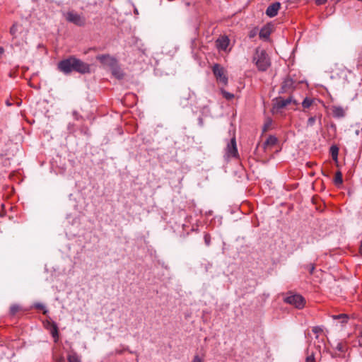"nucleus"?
<instances>
[{"label": "nucleus", "instance_id": "obj_1", "mask_svg": "<svg viewBox=\"0 0 362 362\" xmlns=\"http://www.w3.org/2000/svg\"><path fill=\"white\" fill-rule=\"evenodd\" d=\"M58 69L65 74H70L73 71L83 74L90 72V66L79 59L70 57L59 62Z\"/></svg>", "mask_w": 362, "mask_h": 362}, {"label": "nucleus", "instance_id": "obj_2", "mask_svg": "<svg viewBox=\"0 0 362 362\" xmlns=\"http://www.w3.org/2000/svg\"><path fill=\"white\" fill-rule=\"evenodd\" d=\"M253 62L255 63L259 71H266L270 66L269 58L265 50L257 48L253 57Z\"/></svg>", "mask_w": 362, "mask_h": 362}, {"label": "nucleus", "instance_id": "obj_3", "mask_svg": "<svg viewBox=\"0 0 362 362\" xmlns=\"http://www.w3.org/2000/svg\"><path fill=\"white\" fill-rule=\"evenodd\" d=\"M28 33V28L21 23H14L10 28V34L12 35L13 40L18 37H21L23 41H25Z\"/></svg>", "mask_w": 362, "mask_h": 362}, {"label": "nucleus", "instance_id": "obj_4", "mask_svg": "<svg viewBox=\"0 0 362 362\" xmlns=\"http://www.w3.org/2000/svg\"><path fill=\"white\" fill-rule=\"evenodd\" d=\"M212 71L218 83H222L223 86L228 84L226 70L222 66L215 64L212 67Z\"/></svg>", "mask_w": 362, "mask_h": 362}, {"label": "nucleus", "instance_id": "obj_5", "mask_svg": "<svg viewBox=\"0 0 362 362\" xmlns=\"http://www.w3.org/2000/svg\"><path fill=\"white\" fill-rule=\"evenodd\" d=\"M284 301L298 309H302L305 304V298L299 294H290L284 298Z\"/></svg>", "mask_w": 362, "mask_h": 362}, {"label": "nucleus", "instance_id": "obj_6", "mask_svg": "<svg viewBox=\"0 0 362 362\" xmlns=\"http://www.w3.org/2000/svg\"><path fill=\"white\" fill-rule=\"evenodd\" d=\"M292 102L295 105L298 104V103L296 100H293L291 97H289V98H288L286 99H284V98H281V97L280 98H277L275 100H274L272 111L274 112H278L280 110H281L284 107H285L286 106H287L288 105H289L290 103H291Z\"/></svg>", "mask_w": 362, "mask_h": 362}, {"label": "nucleus", "instance_id": "obj_7", "mask_svg": "<svg viewBox=\"0 0 362 362\" xmlns=\"http://www.w3.org/2000/svg\"><path fill=\"white\" fill-rule=\"evenodd\" d=\"M66 18L69 22H71L78 26L84 25L86 23V19L83 16L74 11L68 12L66 15Z\"/></svg>", "mask_w": 362, "mask_h": 362}, {"label": "nucleus", "instance_id": "obj_8", "mask_svg": "<svg viewBox=\"0 0 362 362\" xmlns=\"http://www.w3.org/2000/svg\"><path fill=\"white\" fill-rule=\"evenodd\" d=\"M96 59L105 66H107L110 69H112L117 64L116 59L109 54L98 55Z\"/></svg>", "mask_w": 362, "mask_h": 362}, {"label": "nucleus", "instance_id": "obj_9", "mask_svg": "<svg viewBox=\"0 0 362 362\" xmlns=\"http://www.w3.org/2000/svg\"><path fill=\"white\" fill-rule=\"evenodd\" d=\"M226 154L228 158H238V152L236 146L235 138L233 137L230 139V143L228 144L226 148Z\"/></svg>", "mask_w": 362, "mask_h": 362}, {"label": "nucleus", "instance_id": "obj_10", "mask_svg": "<svg viewBox=\"0 0 362 362\" xmlns=\"http://www.w3.org/2000/svg\"><path fill=\"white\" fill-rule=\"evenodd\" d=\"M280 7V3L275 2L267 7L266 14L270 18L274 17L277 15Z\"/></svg>", "mask_w": 362, "mask_h": 362}, {"label": "nucleus", "instance_id": "obj_11", "mask_svg": "<svg viewBox=\"0 0 362 362\" xmlns=\"http://www.w3.org/2000/svg\"><path fill=\"white\" fill-rule=\"evenodd\" d=\"M229 39L226 36L219 37L216 40V46L218 49L226 51L229 45Z\"/></svg>", "mask_w": 362, "mask_h": 362}, {"label": "nucleus", "instance_id": "obj_12", "mask_svg": "<svg viewBox=\"0 0 362 362\" xmlns=\"http://www.w3.org/2000/svg\"><path fill=\"white\" fill-rule=\"evenodd\" d=\"M294 81L288 77L286 78L281 85V90L282 92L286 93L291 90L293 89V85H294Z\"/></svg>", "mask_w": 362, "mask_h": 362}, {"label": "nucleus", "instance_id": "obj_13", "mask_svg": "<svg viewBox=\"0 0 362 362\" xmlns=\"http://www.w3.org/2000/svg\"><path fill=\"white\" fill-rule=\"evenodd\" d=\"M272 26L269 25H266L261 28L259 33V36L262 39L267 40L269 37V36L272 33Z\"/></svg>", "mask_w": 362, "mask_h": 362}, {"label": "nucleus", "instance_id": "obj_14", "mask_svg": "<svg viewBox=\"0 0 362 362\" xmlns=\"http://www.w3.org/2000/svg\"><path fill=\"white\" fill-rule=\"evenodd\" d=\"M68 362H81V357L74 350H71L68 352L67 356Z\"/></svg>", "mask_w": 362, "mask_h": 362}, {"label": "nucleus", "instance_id": "obj_15", "mask_svg": "<svg viewBox=\"0 0 362 362\" xmlns=\"http://www.w3.org/2000/svg\"><path fill=\"white\" fill-rule=\"evenodd\" d=\"M332 114L334 117L341 118L345 116V110L339 106H334L332 107Z\"/></svg>", "mask_w": 362, "mask_h": 362}, {"label": "nucleus", "instance_id": "obj_16", "mask_svg": "<svg viewBox=\"0 0 362 362\" xmlns=\"http://www.w3.org/2000/svg\"><path fill=\"white\" fill-rule=\"evenodd\" d=\"M112 74L117 78H122L123 77V73L118 66V64L110 69Z\"/></svg>", "mask_w": 362, "mask_h": 362}, {"label": "nucleus", "instance_id": "obj_17", "mask_svg": "<svg viewBox=\"0 0 362 362\" xmlns=\"http://www.w3.org/2000/svg\"><path fill=\"white\" fill-rule=\"evenodd\" d=\"M50 332L54 338V341L57 342L59 338L58 327L56 324H52Z\"/></svg>", "mask_w": 362, "mask_h": 362}, {"label": "nucleus", "instance_id": "obj_18", "mask_svg": "<svg viewBox=\"0 0 362 362\" xmlns=\"http://www.w3.org/2000/svg\"><path fill=\"white\" fill-rule=\"evenodd\" d=\"M332 317L334 320H341L342 323H346L349 319L348 315L346 314L334 315H332Z\"/></svg>", "mask_w": 362, "mask_h": 362}, {"label": "nucleus", "instance_id": "obj_19", "mask_svg": "<svg viewBox=\"0 0 362 362\" xmlns=\"http://www.w3.org/2000/svg\"><path fill=\"white\" fill-rule=\"evenodd\" d=\"M221 94L223 95V97L226 99L227 100H231L234 98L235 95L233 93H230L223 88L220 89Z\"/></svg>", "mask_w": 362, "mask_h": 362}, {"label": "nucleus", "instance_id": "obj_20", "mask_svg": "<svg viewBox=\"0 0 362 362\" xmlns=\"http://www.w3.org/2000/svg\"><path fill=\"white\" fill-rule=\"evenodd\" d=\"M22 310L21 307L18 304H13L10 307V314L15 315L18 312Z\"/></svg>", "mask_w": 362, "mask_h": 362}, {"label": "nucleus", "instance_id": "obj_21", "mask_svg": "<svg viewBox=\"0 0 362 362\" xmlns=\"http://www.w3.org/2000/svg\"><path fill=\"white\" fill-rule=\"evenodd\" d=\"M334 181L335 185H339L342 184V182H343L342 174L340 171H337L335 173Z\"/></svg>", "mask_w": 362, "mask_h": 362}, {"label": "nucleus", "instance_id": "obj_22", "mask_svg": "<svg viewBox=\"0 0 362 362\" xmlns=\"http://www.w3.org/2000/svg\"><path fill=\"white\" fill-rule=\"evenodd\" d=\"M330 153H331V155H332V157L333 160L337 161V157H338V153H339L338 147H337L336 146H332L330 148Z\"/></svg>", "mask_w": 362, "mask_h": 362}, {"label": "nucleus", "instance_id": "obj_23", "mask_svg": "<svg viewBox=\"0 0 362 362\" xmlns=\"http://www.w3.org/2000/svg\"><path fill=\"white\" fill-rule=\"evenodd\" d=\"M313 103V100L310 98H305L302 102V106L303 108H309Z\"/></svg>", "mask_w": 362, "mask_h": 362}, {"label": "nucleus", "instance_id": "obj_24", "mask_svg": "<svg viewBox=\"0 0 362 362\" xmlns=\"http://www.w3.org/2000/svg\"><path fill=\"white\" fill-rule=\"evenodd\" d=\"M312 331H313V333H315L316 334V339H317L318 338V334L322 332L323 329H322V327L315 326V327H313Z\"/></svg>", "mask_w": 362, "mask_h": 362}, {"label": "nucleus", "instance_id": "obj_25", "mask_svg": "<svg viewBox=\"0 0 362 362\" xmlns=\"http://www.w3.org/2000/svg\"><path fill=\"white\" fill-rule=\"evenodd\" d=\"M276 141H277L276 138L274 137V136H269L267 139V141L265 142V144H267V145H274V144H275L276 143Z\"/></svg>", "mask_w": 362, "mask_h": 362}, {"label": "nucleus", "instance_id": "obj_26", "mask_svg": "<svg viewBox=\"0 0 362 362\" xmlns=\"http://www.w3.org/2000/svg\"><path fill=\"white\" fill-rule=\"evenodd\" d=\"M53 359L55 362H64V358L62 355L57 356L54 354Z\"/></svg>", "mask_w": 362, "mask_h": 362}, {"label": "nucleus", "instance_id": "obj_27", "mask_svg": "<svg viewBox=\"0 0 362 362\" xmlns=\"http://www.w3.org/2000/svg\"><path fill=\"white\" fill-rule=\"evenodd\" d=\"M315 121H316V118L315 117H310L308 119V122H307V124L308 127H312L315 124Z\"/></svg>", "mask_w": 362, "mask_h": 362}, {"label": "nucleus", "instance_id": "obj_28", "mask_svg": "<svg viewBox=\"0 0 362 362\" xmlns=\"http://www.w3.org/2000/svg\"><path fill=\"white\" fill-rule=\"evenodd\" d=\"M192 362H204V358L197 354L193 357Z\"/></svg>", "mask_w": 362, "mask_h": 362}, {"label": "nucleus", "instance_id": "obj_29", "mask_svg": "<svg viewBox=\"0 0 362 362\" xmlns=\"http://www.w3.org/2000/svg\"><path fill=\"white\" fill-rule=\"evenodd\" d=\"M307 269L309 271L310 274H313L315 270V265L313 264H309L307 265Z\"/></svg>", "mask_w": 362, "mask_h": 362}, {"label": "nucleus", "instance_id": "obj_30", "mask_svg": "<svg viewBox=\"0 0 362 362\" xmlns=\"http://www.w3.org/2000/svg\"><path fill=\"white\" fill-rule=\"evenodd\" d=\"M204 241H205V243H206V245H210L211 238H210L209 235L206 234L204 235Z\"/></svg>", "mask_w": 362, "mask_h": 362}, {"label": "nucleus", "instance_id": "obj_31", "mask_svg": "<svg viewBox=\"0 0 362 362\" xmlns=\"http://www.w3.org/2000/svg\"><path fill=\"white\" fill-rule=\"evenodd\" d=\"M314 361H315V358H314L313 354L307 356L306 360H305L306 362H314Z\"/></svg>", "mask_w": 362, "mask_h": 362}, {"label": "nucleus", "instance_id": "obj_32", "mask_svg": "<svg viewBox=\"0 0 362 362\" xmlns=\"http://www.w3.org/2000/svg\"><path fill=\"white\" fill-rule=\"evenodd\" d=\"M327 1V0H315V2L317 5L320 6V5H323L325 4L326 2Z\"/></svg>", "mask_w": 362, "mask_h": 362}, {"label": "nucleus", "instance_id": "obj_33", "mask_svg": "<svg viewBox=\"0 0 362 362\" xmlns=\"http://www.w3.org/2000/svg\"><path fill=\"white\" fill-rule=\"evenodd\" d=\"M359 345L362 346V327L359 333Z\"/></svg>", "mask_w": 362, "mask_h": 362}, {"label": "nucleus", "instance_id": "obj_34", "mask_svg": "<svg viewBox=\"0 0 362 362\" xmlns=\"http://www.w3.org/2000/svg\"><path fill=\"white\" fill-rule=\"evenodd\" d=\"M35 307L37 309H44L45 306L41 303H37L35 305Z\"/></svg>", "mask_w": 362, "mask_h": 362}, {"label": "nucleus", "instance_id": "obj_35", "mask_svg": "<svg viewBox=\"0 0 362 362\" xmlns=\"http://www.w3.org/2000/svg\"><path fill=\"white\" fill-rule=\"evenodd\" d=\"M359 251H360V253L362 255V243L361 244Z\"/></svg>", "mask_w": 362, "mask_h": 362}, {"label": "nucleus", "instance_id": "obj_36", "mask_svg": "<svg viewBox=\"0 0 362 362\" xmlns=\"http://www.w3.org/2000/svg\"><path fill=\"white\" fill-rule=\"evenodd\" d=\"M6 105L8 106H11V103L9 102V101H6Z\"/></svg>", "mask_w": 362, "mask_h": 362}, {"label": "nucleus", "instance_id": "obj_37", "mask_svg": "<svg viewBox=\"0 0 362 362\" xmlns=\"http://www.w3.org/2000/svg\"><path fill=\"white\" fill-rule=\"evenodd\" d=\"M356 134L357 135H358V134H359V131H358V130L356 131Z\"/></svg>", "mask_w": 362, "mask_h": 362}, {"label": "nucleus", "instance_id": "obj_38", "mask_svg": "<svg viewBox=\"0 0 362 362\" xmlns=\"http://www.w3.org/2000/svg\"><path fill=\"white\" fill-rule=\"evenodd\" d=\"M361 132H362V128H361Z\"/></svg>", "mask_w": 362, "mask_h": 362}]
</instances>
